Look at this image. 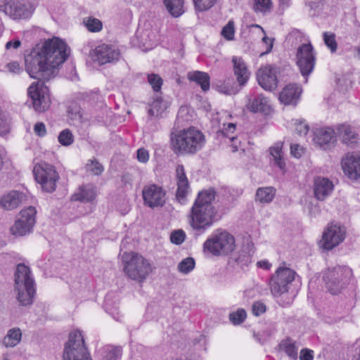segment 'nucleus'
Returning a JSON list of instances; mask_svg holds the SVG:
<instances>
[{"label": "nucleus", "mask_w": 360, "mask_h": 360, "mask_svg": "<svg viewBox=\"0 0 360 360\" xmlns=\"http://www.w3.org/2000/svg\"><path fill=\"white\" fill-rule=\"evenodd\" d=\"M21 45V41L19 39L9 41L6 44L5 49L6 50H10L11 49H17Z\"/></svg>", "instance_id": "obj_58"}, {"label": "nucleus", "mask_w": 360, "mask_h": 360, "mask_svg": "<svg viewBox=\"0 0 360 360\" xmlns=\"http://www.w3.org/2000/svg\"><path fill=\"white\" fill-rule=\"evenodd\" d=\"M323 40L326 45L330 49L331 52H335L338 44L335 40V34L333 33L324 32Z\"/></svg>", "instance_id": "obj_42"}, {"label": "nucleus", "mask_w": 360, "mask_h": 360, "mask_svg": "<svg viewBox=\"0 0 360 360\" xmlns=\"http://www.w3.org/2000/svg\"><path fill=\"white\" fill-rule=\"evenodd\" d=\"M336 135L330 127L317 129L314 132V141L323 150H330L335 146Z\"/></svg>", "instance_id": "obj_18"}, {"label": "nucleus", "mask_w": 360, "mask_h": 360, "mask_svg": "<svg viewBox=\"0 0 360 360\" xmlns=\"http://www.w3.org/2000/svg\"><path fill=\"white\" fill-rule=\"evenodd\" d=\"M148 81L155 91H159L161 89L162 79L158 75H148Z\"/></svg>", "instance_id": "obj_44"}, {"label": "nucleus", "mask_w": 360, "mask_h": 360, "mask_svg": "<svg viewBox=\"0 0 360 360\" xmlns=\"http://www.w3.org/2000/svg\"><path fill=\"white\" fill-rule=\"evenodd\" d=\"M151 108H154L155 111L157 110H160V102H159V101H153L152 105H151Z\"/></svg>", "instance_id": "obj_64"}, {"label": "nucleus", "mask_w": 360, "mask_h": 360, "mask_svg": "<svg viewBox=\"0 0 360 360\" xmlns=\"http://www.w3.org/2000/svg\"><path fill=\"white\" fill-rule=\"evenodd\" d=\"M246 107L250 111L253 112H256L257 111L266 112L270 109L267 98L262 94L252 100L250 98H248V102L246 104Z\"/></svg>", "instance_id": "obj_26"}, {"label": "nucleus", "mask_w": 360, "mask_h": 360, "mask_svg": "<svg viewBox=\"0 0 360 360\" xmlns=\"http://www.w3.org/2000/svg\"><path fill=\"white\" fill-rule=\"evenodd\" d=\"M279 347L283 350L285 353L292 359L296 360L297 359V347L296 342L291 338H286L283 340L280 344Z\"/></svg>", "instance_id": "obj_31"}, {"label": "nucleus", "mask_w": 360, "mask_h": 360, "mask_svg": "<svg viewBox=\"0 0 360 360\" xmlns=\"http://www.w3.org/2000/svg\"><path fill=\"white\" fill-rule=\"evenodd\" d=\"M346 229L340 224L331 223L323 233L322 248L331 250L341 243L345 238Z\"/></svg>", "instance_id": "obj_14"}, {"label": "nucleus", "mask_w": 360, "mask_h": 360, "mask_svg": "<svg viewBox=\"0 0 360 360\" xmlns=\"http://www.w3.org/2000/svg\"><path fill=\"white\" fill-rule=\"evenodd\" d=\"M86 167L94 175H100L103 171V167L96 159L91 160Z\"/></svg>", "instance_id": "obj_43"}, {"label": "nucleus", "mask_w": 360, "mask_h": 360, "mask_svg": "<svg viewBox=\"0 0 360 360\" xmlns=\"http://www.w3.org/2000/svg\"><path fill=\"white\" fill-rule=\"evenodd\" d=\"M69 54L65 41L58 37L49 39L25 54V70L32 78L48 81L57 75L58 68Z\"/></svg>", "instance_id": "obj_1"}, {"label": "nucleus", "mask_w": 360, "mask_h": 360, "mask_svg": "<svg viewBox=\"0 0 360 360\" xmlns=\"http://www.w3.org/2000/svg\"><path fill=\"white\" fill-rule=\"evenodd\" d=\"M246 311L243 309H238L236 312L229 314V320L234 324L238 325L242 323L246 318Z\"/></svg>", "instance_id": "obj_40"}, {"label": "nucleus", "mask_w": 360, "mask_h": 360, "mask_svg": "<svg viewBox=\"0 0 360 360\" xmlns=\"http://www.w3.org/2000/svg\"><path fill=\"white\" fill-rule=\"evenodd\" d=\"M205 143V135L195 127L178 130L170 134L171 148L177 155H194Z\"/></svg>", "instance_id": "obj_3"}, {"label": "nucleus", "mask_w": 360, "mask_h": 360, "mask_svg": "<svg viewBox=\"0 0 360 360\" xmlns=\"http://www.w3.org/2000/svg\"><path fill=\"white\" fill-rule=\"evenodd\" d=\"M252 254L253 251L250 250V246L248 244L246 245H243L238 252L237 256H235L233 259L236 262L241 266L248 265V264L251 262Z\"/></svg>", "instance_id": "obj_32"}, {"label": "nucleus", "mask_w": 360, "mask_h": 360, "mask_svg": "<svg viewBox=\"0 0 360 360\" xmlns=\"http://www.w3.org/2000/svg\"><path fill=\"white\" fill-rule=\"evenodd\" d=\"M10 131V120L6 119L4 124L1 123V136Z\"/></svg>", "instance_id": "obj_59"}, {"label": "nucleus", "mask_w": 360, "mask_h": 360, "mask_svg": "<svg viewBox=\"0 0 360 360\" xmlns=\"http://www.w3.org/2000/svg\"><path fill=\"white\" fill-rule=\"evenodd\" d=\"M59 143L64 146H70L74 141V136L68 129L63 130L58 137Z\"/></svg>", "instance_id": "obj_39"}, {"label": "nucleus", "mask_w": 360, "mask_h": 360, "mask_svg": "<svg viewBox=\"0 0 360 360\" xmlns=\"http://www.w3.org/2000/svg\"><path fill=\"white\" fill-rule=\"evenodd\" d=\"M215 192L212 189L199 193L189 214V224L196 231H204L220 219L212 202Z\"/></svg>", "instance_id": "obj_2"}, {"label": "nucleus", "mask_w": 360, "mask_h": 360, "mask_svg": "<svg viewBox=\"0 0 360 360\" xmlns=\"http://www.w3.org/2000/svg\"><path fill=\"white\" fill-rule=\"evenodd\" d=\"M148 153L144 148H140L137 150V158L141 162H146L148 160Z\"/></svg>", "instance_id": "obj_57"}, {"label": "nucleus", "mask_w": 360, "mask_h": 360, "mask_svg": "<svg viewBox=\"0 0 360 360\" xmlns=\"http://www.w3.org/2000/svg\"><path fill=\"white\" fill-rule=\"evenodd\" d=\"M169 13L175 18L183 14V0H163Z\"/></svg>", "instance_id": "obj_35"}, {"label": "nucleus", "mask_w": 360, "mask_h": 360, "mask_svg": "<svg viewBox=\"0 0 360 360\" xmlns=\"http://www.w3.org/2000/svg\"><path fill=\"white\" fill-rule=\"evenodd\" d=\"M122 355L121 347H109L105 350V355L103 360H117Z\"/></svg>", "instance_id": "obj_41"}, {"label": "nucleus", "mask_w": 360, "mask_h": 360, "mask_svg": "<svg viewBox=\"0 0 360 360\" xmlns=\"http://www.w3.org/2000/svg\"><path fill=\"white\" fill-rule=\"evenodd\" d=\"M36 214L37 210L32 206L22 210L10 228L11 233L16 237H21L31 233L36 223Z\"/></svg>", "instance_id": "obj_11"}, {"label": "nucleus", "mask_w": 360, "mask_h": 360, "mask_svg": "<svg viewBox=\"0 0 360 360\" xmlns=\"http://www.w3.org/2000/svg\"><path fill=\"white\" fill-rule=\"evenodd\" d=\"M236 129V124L233 123L228 124L227 128L225 129L226 132H233Z\"/></svg>", "instance_id": "obj_62"}, {"label": "nucleus", "mask_w": 360, "mask_h": 360, "mask_svg": "<svg viewBox=\"0 0 360 360\" xmlns=\"http://www.w3.org/2000/svg\"><path fill=\"white\" fill-rule=\"evenodd\" d=\"M96 198V191L91 186H82L79 188V191L75 193L72 200L81 202H89Z\"/></svg>", "instance_id": "obj_28"}, {"label": "nucleus", "mask_w": 360, "mask_h": 360, "mask_svg": "<svg viewBox=\"0 0 360 360\" xmlns=\"http://www.w3.org/2000/svg\"><path fill=\"white\" fill-rule=\"evenodd\" d=\"M8 71L12 73L19 74L22 71V68L20 67V64L17 62H12L8 63L6 65Z\"/></svg>", "instance_id": "obj_54"}, {"label": "nucleus", "mask_w": 360, "mask_h": 360, "mask_svg": "<svg viewBox=\"0 0 360 360\" xmlns=\"http://www.w3.org/2000/svg\"><path fill=\"white\" fill-rule=\"evenodd\" d=\"M313 351L307 348L300 351V360H313Z\"/></svg>", "instance_id": "obj_53"}, {"label": "nucleus", "mask_w": 360, "mask_h": 360, "mask_svg": "<svg viewBox=\"0 0 360 360\" xmlns=\"http://www.w3.org/2000/svg\"><path fill=\"white\" fill-rule=\"evenodd\" d=\"M34 11L32 4L25 1H19L17 11L15 13L14 20L28 18Z\"/></svg>", "instance_id": "obj_30"}, {"label": "nucleus", "mask_w": 360, "mask_h": 360, "mask_svg": "<svg viewBox=\"0 0 360 360\" xmlns=\"http://www.w3.org/2000/svg\"><path fill=\"white\" fill-rule=\"evenodd\" d=\"M142 194L145 204L151 208L162 207L165 203V191L155 184L144 186Z\"/></svg>", "instance_id": "obj_15"}, {"label": "nucleus", "mask_w": 360, "mask_h": 360, "mask_svg": "<svg viewBox=\"0 0 360 360\" xmlns=\"http://www.w3.org/2000/svg\"><path fill=\"white\" fill-rule=\"evenodd\" d=\"M219 92L225 94L226 95L236 94L238 90L227 85H221L218 86Z\"/></svg>", "instance_id": "obj_55"}, {"label": "nucleus", "mask_w": 360, "mask_h": 360, "mask_svg": "<svg viewBox=\"0 0 360 360\" xmlns=\"http://www.w3.org/2000/svg\"><path fill=\"white\" fill-rule=\"evenodd\" d=\"M257 264L259 266L263 267L265 269H269L271 266V264L266 261L259 262Z\"/></svg>", "instance_id": "obj_61"}, {"label": "nucleus", "mask_w": 360, "mask_h": 360, "mask_svg": "<svg viewBox=\"0 0 360 360\" xmlns=\"http://www.w3.org/2000/svg\"><path fill=\"white\" fill-rule=\"evenodd\" d=\"M124 275L129 279L142 283L152 272L149 261L135 252H124L122 255Z\"/></svg>", "instance_id": "obj_5"}, {"label": "nucleus", "mask_w": 360, "mask_h": 360, "mask_svg": "<svg viewBox=\"0 0 360 360\" xmlns=\"http://www.w3.org/2000/svg\"><path fill=\"white\" fill-rule=\"evenodd\" d=\"M266 305L261 302H255L252 304V314L255 316H259L260 314L264 313L266 311Z\"/></svg>", "instance_id": "obj_49"}, {"label": "nucleus", "mask_w": 360, "mask_h": 360, "mask_svg": "<svg viewBox=\"0 0 360 360\" xmlns=\"http://www.w3.org/2000/svg\"><path fill=\"white\" fill-rule=\"evenodd\" d=\"M26 196L21 192L12 191L1 198V208L6 210L16 209L23 201Z\"/></svg>", "instance_id": "obj_23"}, {"label": "nucleus", "mask_w": 360, "mask_h": 360, "mask_svg": "<svg viewBox=\"0 0 360 360\" xmlns=\"http://www.w3.org/2000/svg\"><path fill=\"white\" fill-rule=\"evenodd\" d=\"M270 154L273 157L274 164L280 169L284 170L285 167V161L283 159L282 143H277L274 146L269 148Z\"/></svg>", "instance_id": "obj_33"}, {"label": "nucleus", "mask_w": 360, "mask_h": 360, "mask_svg": "<svg viewBox=\"0 0 360 360\" xmlns=\"http://www.w3.org/2000/svg\"><path fill=\"white\" fill-rule=\"evenodd\" d=\"M14 288L16 300L20 306L29 307L34 302L36 295L35 281L31 271L24 264H19L14 275Z\"/></svg>", "instance_id": "obj_4"}, {"label": "nucleus", "mask_w": 360, "mask_h": 360, "mask_svg": "<svg viewBox=\"0 0 360 360\" xmlns=\"http://www.w3.org/2000/svg\"><path fill=\"white\" fill-rule=\"evenodd\" d=\"M344 173L351 179L360 178V151L347 153L342 158Z\"/></svg>", "instance_id": "obj_16"}, {"label": "nucleus", "mask_w": 360, "mask_h": 360, "mask_svg": "<svg viewBox=\"0 0 360 360\" xmlns=\"http://www.w3.org/2000/svg\"><path fill=\"white\" fill-rule=\"evenodd\" d=\"M120 55L118 49L107 44H102L96 48L92 58L100 65H103L118 60Z\"/></svg>", "instance_id": "obj_19"}, {"label": "nucleus", "mask_w": 360, "mask_h": 360, "mask_svg": "<svg viewBox=\"0 0 360 360\" xmlns=\"http://www.w3.org/2000/svg\"><path fill=\"white\" fill-rule=\"evenodd\" d=\"M63 360H92L80 331L70 333L65 343Z\"/></svg>", "instance_id": "obj_7"}, {"label": "nucleus", "mask_w": 360, "mask_h": 360, "mask_svg": "<svg viewBox=\"0 0 360 360\" xmlns=\"http://www.w3.org/2000/svg\"><path fill=\"white\" fill-rule=\"evenodd\" d=\"M28 94L32 100L33 107L36 111L44 112L50 106L49 89L44 82L38 81L32 83L28 89Z\"/></svg>", "instance_id": "obj_13"}, {"label": "nucleus", "mask_w": 360, "mask_h": 360, "mask_svg": "<svg viewBox=\"0 0 360 360\" xmlns=\"http://www.w3.org/2000/svg\"><path fill=\"white\" fill-rule=\"evenodd\" d=\"M309 126L303 121H299L295 123V130L300 136L306 135L309 131Z\"/></svg>", "instance_id": "obj_50"}, {"label": "nucleus", "mask_w": 360, "mask_h": 360, "mask_svg": "<svg viewBox=\"0 0 360 360\" xmlns=\"http://www.w3.org/2000/svg\"><path fill=\"white\" fill-rule=\"evenodd\" d=\"M33 172L35 180L41 184L44 191L52 193L56 190L59 175L53 165L41 162L35 165Z\"/></svg>", "instance_id": "obj_10"}, {"label": "nucleus", "mask_w": 360, "mask_h": 360, "mask_svg": "<svg viewBox=\"0 0 360 360\" xmlns=\"http://www.w3.org/2000/svg\"><path fill=\"white\" fill-rule=\"evenodd\" d=\"M177 177V190L176 193V198L181 203L184 202L188 193V181L186 178L184 166L179 165L176 169Z\"/></svg>", "instance_id": "obj_21"}, {"label": "nucleus", "mask_w": 360, "mask_h": 360, "mask_svg": "<svg viewBox=\"0 0 360 360\" xmlns=\"http://www.w3.org/2000/svg\"><path fill=\"white\" fill-rule=\"evenodd\" d=\"M296 64L304 77L309 75L314 70L316 56L310 42L299 46L295 55Z\"/></svg>", "instance_id": "obj_12"}, {"label": "nucleus", "mask_w": 360, "mask_h": 360, "mask_svg": "<svg viewBox=\"0 0 360 360\" xmlns=\"http://www.w3.org/2000/svg\"><path fill=\"white\" fill-rule=\"evenodd\" d=\"M337 136L349 147L354 148L359 141V135L349 125L341 124L337 128Z\"/></svg>", "instance_id": "obj_24"}, {"label": "nucleus", "mask_w": 360, "mask_h": 360, "mask_svg": "<svg viewBox=\"0 0 360 360\" xmlns=\"http://www.w3.org/2000/svg\"><path fill=\"white\" fill-rule=\"evenodd\" d=\"M275 195V190L272 187L259 188L257 190L255 200L261 203H269Z\"/></svg>", "instance_id": "obj_34"}, {"label": "nucleus", "mask_w": 360, "mask_h": 360, "mask_svg": "<svg viewBox=\"0 0 360 360\" xmlns=\"http://www.w3.org/2000/svg\"><path fill=\"white\" fill-rule=\"evenodd\" d=\"M234 73L237 77V81L240 86H243L248 81L249 72L247 66L241 58L233 57Z\"/></svg>", "instance_id": "obj_25"}, {"label": "nucleus", "mask_w": 360, "mask_h": 360, "mask_svg": "<svg viewBox=\"0 0 360 360\" xmlns=\"http://www.w3.org/2000/svg\"><path fill=\"white\" fill-rule=\"evenodd\" d=\"M34 133L40 136L43 137L46 134V127L43 122H37L34 127Z\"/></svg>", "instance_id": "obj_51"}, {"label": "nucleus", "mask_w": 360, "mask_h": 360, "mask_svg": "<svg viewBox=\"0 0 360 360\" xmlns=\"http://www.w3.org/2000/svg\"><path fill=\"white\" fill-rule=\"evenodd\" d=\"M216 0H193L195 8L198 11H206L213 6Z\"/></svg>", "instance_id": "obj_47"}, {"label": "nucleus", "mask_w": 360, "mask_h": 360, "mask_svg": "<svg viewBox=\"0 0 360 360\" xmlns=\"http://www.w3.org/2000/svg\"><path fill=\"white\" fill-rule=\"evenodd\" d=\"M304 153L303 148L300 147L298 144H292L290 146V153L296 158H300Z\"/></svg>", "instance_id": "obj_52"}, {"label": "nucleus", "mask_w": 360, "mask_h": 360, "mask_svg": "<svg viewBox=\"0 0 360 360\" xmlns=\"http://www.w3.org/2000/svg\"><path fill=\"white\" fill-rule=\"evenodd\" d=\"M333 188V182L328 178L316 177L314 181V197L319 200H323L331 194Z\"/></svg>", "instance_id": "obj_20"}, {"label": "nucleus", "mask_w": 360, "mask_h": 360, "mask_svg": "<svg viewBox=\"0 0 360 360\" xmlns=\"http://www.w3.org/2000/svg\"><path fill=\"white\" fill-rule=\"evenodd\" d=\"M187 78L192 82H196L200 85L202 91H207L210 89V76L207 72L201 71H192L189 72L187 75Z\"/></svg>", "instance_id": "obj_27"}, {"label": "nucleus", "mask_w": 360, "mask_h": 360, "mask_svg": "<svg viewBox=\"0 0 360 360\" xmlns=\"http://www.w3.org/2000/svg\"><path fill=\"white\" fill-rule=\"evenodd\" d=\"M148 114L150 116H158V114H159V110H157L156 111L155 110L154 108H150L148 111Z\"/></svg>", "instance_id": "obj_63"}, {"label": "nucleus", "mask_w": 360, "mask_h": 360, "mask_svg": "<svg viewBox=\"0 0 360 360\" xmlns=\"http://www.w3.org/2000/svg\"><path fill=\"white\" fill-rule=\"evenodd\" d=\"M302 93V89L295 84L286 86L280 93L279 100L285 105H295Z\"/></svg>", "instance_id": "obj_22"}, {"label": "nucleus", "mask_w": 360, "mask_h": 360, "mask_svg": "<svg viewBox=\"0 0 360 360\" xmlns=\"http://www.w3.org/2000/svg\"><path fill=\"white\" fill-rule=\"evenodd\" d=\"M262 41L268 45L266 50L262 53L260 56H264L265 54H267L270 53L273 49V44H274V39L269 38L265 34L264 37L262 38Z\"/></svg>", "instance_id": "obj_56"}, {"label": "nucleus", "mask_w": 360, "mask_h": 360, "mask_svg": "<svg viewBox=\"0 0 360 360\" xmlns=\"http://www.w3.org/2000/svg\"><path fill=\"white\" fill-rule=\"evenodd\" d=\"M22 332L19 328H13L8 331L4 337L3 343L6 347H13L21 340Z\"/></svg>", "instance_id": "obj_29"}, {"label": "nucleus", "mask_w": 360, "mask_h": 360, "mask_svg": "<svg viewBox=\"0 0 360 360\" xmlns=\"http://www.w3.org/2000/svg\"><path fill=\"white\" fill-rule=\"evenodd\" d=\"M235 238L226 231H222L208 238L204 248L214 255H226L235 249Z\"/></svg>", "instance_id": "obj_9"}, {"label": "nucleus", "mask_w": 360, "mask_h": 360, "mask_svg": "<svg viewBox=\"0 0 360 360\" xmlns=\"http://www.w3.org/2000/svg\"><path fill=\"white\" fill-rule=\"evenodd\" d=\"M195 260L193 257H186L178 264V270L183 274H188L195 267Z\"/></svg>", "instance_id": "obj_38"}, {"label": "nucleus", "mask_w": 360, "mask_h": 360, "mask_svg": "<svg viewBox=\"0 0 360 360\" xmlns=\"http://www.w3.org/2000/svg\"><path fill=\"white\" fill-rule=\"evenodd\" d=\"M293 297H294V296L292 295V296L288 297L287 298V300H283V299H281V300H279V301H278V303H279L281 306H283V307H286V306L290 305V304L292 302V301H293Z\"/></svg>", "instance_id": "obj_60"}, {"label": "nucleus", "mask_w": 360, "mask_h": 360, "mask_svg": "<svg viewBox=\"0 0 360 360\" xmlns=\"http://www.w3.org/2000/svg\"><path fill=\"white\" fill-rule=\"evenodd\" d=\"M234 24L229 21L221 30V34L227 40H232L234 38Z\"/></svg>", "instance_id": "obj_45"}, {"label": "nucleus", "mask_w": 360, "mask_h": 360, "mask_svg": "<svg viewBox=\"0 0 360 360\" xmlns=\"http://www.w3.org/2000/svg\"><path fill=\"white\" fill-rule=\"evenodd\" d=\"M271 6V0H255L253 9L255 11L266 12L270 10Z\"/></svg>", "instance_id": "obj_46"}, {"label": "nucleus", "mask_w": 360, "mask_h": 360, "mask_svg": "<svg viewBox=\"0 0 360 360\" xmlns=\"http://www.w3.org/2000/svg\"><path fill=\"white\" fill-rule=\"evenodd\" d=\"M296 273L287 267H279L271 278L269 285L271 294L276 298L286 294L295 280Z\"/></svg>", "instance_id": "obj_8"}, {"label": "nucleus", "mask_w": 360, "mask_h": 360, "mask_svg": "<svg viewBox=\"0 0 360 360\" xmlns=\"http://www.w3.org/2000/svg\"><path fill=\"white\" fill-rule=\"evenodd\" d=\"M186 238L185 233L182 230L174 231L171 233L170 240L174 244H181Z\"/></svg>", "instance_id": "obj_48"}, {"label": "nucleus", "mask_w": 360, "mask_h": 360, "mask_svg": "<svg viewBox=\"0 0 360 360\" xmlns=\"http://www.w3.org/2000/svg\"><path fill=\"white\" fill-rule=\"evenodd\" d=\"M18 3L19 1L17 0H4L3 5H1V11L11 18L14 19Z\"/></svg>", "instance_id": "obj_37"}, {"label": "nucleus", "mask_w": 360, "mask_h": 360, "mask_svg": "<svg viewBox=\"0 0 360 360\" xmlns=\"http://www.w3.org/2000/svg\"><path fill=\"white\" fill-rule=\"evenodd\" d=\"M352 277V270L347 266L337 265L328 267L324 272L323 278L328 291L336 295L345 288Z\"/></svg>", "instance_id": "obj_6"}, {"label": "nucleus", "mask_w": 360, "mask_h": 360, "mask_svg": "<svg viewBox=\"0 0 360 360\" xmlns=\"http://www.w3.org/2000/svg\"><path fill=\"white\" fill-rule=\"evenodd\" d=\"M257 79L264 89H275L278 84L276 68L270 65L260 68L257 72Z\"/></svg>", "instance_id": "obj_17"}, {"label": "nucleus", "mask_w": 360, "mask_h": 360, "mask_svg": "<svg viewBox=\"0 0 360 360\" xmlns=\"http://www.w3.org/2000/svg\"><path fill=\"white\" fill-rule=\"evenodd\" d=\"M83 24L91 32H99L103 28L102 22L93 16L84 18L83 19Z\"/></svg>", "instance_id": "obj_36"}]
</instances>
